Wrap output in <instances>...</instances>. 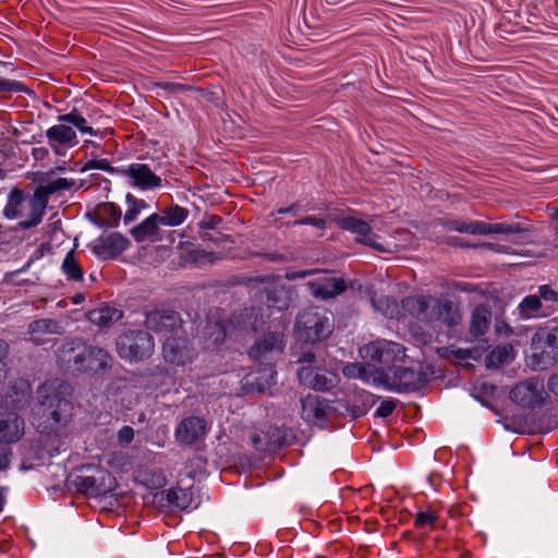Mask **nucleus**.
I'll return each instance as SVG.
<instances>
[{"instance_id":"1","label":"nucleus","mask_w":558,"mask_h":558,"mask_svg":"<svg viewBox=\"0 0 558 558\" xmlns=\"http://www.w3.org/2000/svg\"><path fill=\"white\" fill-rule=\"evenodd\" d=\"M332 314L325 307L311 306L298 314L294 331L304 344H317L327 340L333 332Z\"/></svg>"},{"instance_id":"52","label":"nucleus","mask_w":558,"mask_h":558,"mask_svg":"<svg viewBox=\"0 0 558 558\" xmlns=\"http://www.w3.org/2000/svg\"><path fill=\"white\" fill-rule=\"evenodd\" d=\"M220 223H222V217L218 215H205L197 226L199 230L207 231L216 229Z\"/></svg>"},{"instance_id":"42","label":"nucleus","mask_w":558,"mask_h":558,"mask_svg":"<svg viewBox=\"0 0 558 558\" xmlns=\"http://www.w3.org/2000/svg\"><path fill=\"white\" fill-rule=\"evenodd\" d=\"M509 362V350L506 347L495 348L487 354L485 360L486 367L488 368H498Z\"/></svg>"},{"instance_id":"13","label":"nucleus","mask_w":558,"mask_h":558,"mask_svg":"<svg viewBox=\"0 0 558 558\" xmlns=\"http://www.w3.org/2000/svg\"><path fill=\"white\" fill-rule=\"evenodd\" d=\"M145 326L156 333H171L183 326L179 312L172 308H155L146 313Z\"/></svg>"},{"instance_id":"30","label":"nucleus","mask_w":558,"mask_h":558,"mask_svg":"<svg viewBox=\"0 0 558 558\" xmlns=\"http://www.w3.org/2000/svg\"><path fill=\"white\" fill-rule=\"evenodd\" d=\"M292 290L283 284H274L265 289L266 305L278 311H286L292 302Z\"/></svg>"},{"instance_id":"43","label":"nucleus","mask_w":558,"mask_h":558,"mask_svg":"<svg viewBox=\"0 0 558 558\" xmlns=\"http://www.w3.org/2000/svg\"><path fill=\"white\" fill-rule=\"evenodd\" d=\"M376 400L372 395H366L365 399L354 401L348 407V411L353 418L364 416L368 410L375 404Z\"/></svg>"},{"instance_id":"59","label":"nucleus","mask_w":558,"mask_h":558,"mask_svg":"<svg viewBox=\"0 0 558 558\" xmlns=\"http://www.w3.org/2000/svg\"><path fill=\"white\" fill-rule=\"evenodd\" d=\"M276 276H269V275H258L255 277H245L243 279V283L250 286V284H262L266 282H271L276 279Z\"/></svg>"},{"instance_id":"15","label":"nucleus","mask_w":558,"mask_h":558,"mask_svg":"<svg viewBox=\"0 0 558 558\" xmlns=\"http://www.w3.org/2000/svg\"><path fill=\"white\" fill-rule=\"evenodd\" d=\"M307 287L315 298L326 301L342 294L349 284L342 277H336L333 271L324 270V276L308 281Z\"/></svg>"},{"instance_id":"55","label":"nucleus","mask_w":558,"mask_h":558,"mask_svg":"<svg viewBox=\"0 0 558 558\" xmlns=\"http://www.w3.org/2000/svg\"><path fill=\"white\" fill-rule=\"evenodd\" d=\"M134 439V429L133 427L125 425L118 432V442L121 446H128Z\"/></svg>"},{"instance_id":"8","label":"nucleus","mask_w":558,"mask_h":558,"mask_svg":"<svg viewBox=\"0 0 558 558\" xmlns=\"http://www.w3.org/2000/svg\"><path fill=\"white\" fill-rule=\"evenodd\" d=\"M41 416L45 418V423L48 424L46 428L49 427L51 432L58 433L62 426L66 425L71 416V404L69 400L60 397L59 393H51L45 398L41 402Z\"/></svg>"},{"instance_id":"32","label":"nucleus","mask_w":558,"mask_h":558,"mask_svg":"<svg viewBox=\"0 0 558 558\" xmlns=\"http://www.w3.org/2000/svg\"><path fill=\"white\" fill-rule=\"evenodd\" d=\"M59 328V324L54 319L41 318L33 320L28 325L29 341L36 345L45 343L44 336L49 333H56Z\"/></svg>"},{"instance_id":"33","label":"nucleus","mask_w":558,"mask_h":558,"mask_svg":"<svg viewBox=\"0 0 558 558\" xmlns=\"http://www.w3.org/2000/svg\"><path fill=\"white\" fill-rule=\"evenodd\" d=\"M86 317L94 325L108 327L122 317V312L116 307L106 305L88 311Z\"/></svg>"},{"instance_id":"36","label":"nucleus","mask_w":558,"mask_h":558,"mask_svg":"<svg viewBox=\"0 0 558 558\" xmlns=\"http://www.w3.org/2000/svg\"><path fill=\"white\" fill-rule=\"evenodd\" d=\"M276 375L277 372L274 367V365H269L268 367H265L260 372H258V375L254 377L252 381H246V386L251 388L252 391H257L259 393L265 392L270 386L276 384Z\"/></svg>"},{"instance_id":"64","label":"nucleus","mask_w":558,"mask_h":558,"mask_svg":"<svg viewBox=\"0 0 558 558\" xmlns=\"http://www.w3.org/2000/svg\"><path fill=\"white\" fill-rule=\"evenodd\" d=\"M495 329H496V333H498V335L505 333L506 336H510L513 332L512 328L507 323H505L502 320L496 322Z\"/></svg>"},{"instance_id":"60","label":"nucleus","mask_w":558,"mask_h":558,"mask_svg":"<svg viewBox=\"0 0 558 558\" xmlns=\"http://www.w3.org/2000/svg\"><path fill=\"white\" fill-rule=\"evenodd\" d=\"M199 238L202 239V241L204 242H214L215 244H220V243H225L227 241L230 240V235H227V234H221L220 233V236L218 238H215L213 234H210L209 232H207L206 230L205 231H202L199 230Z\"/></svg>"},{"instance_id":"50","label":"nucleus","mask_w":558,"mask_h":558,"mask_svg":"<svg viewBox=\"0 0 558 558\" xmlns=\"http://www.w3.org/2000/svg\"><path fill=\"white\" fill-rule=\"evenodd\" d=\"M92 169H99L104 170L108 173H120L121 169L114 168L111 166V163L107 159H97L93 158L88 160L81 169L82 172H85L87 170Z\"/></svg>"},{"instance_id":"51","label":"nucleus","mask_w":558,"mask_h":558,"mask_svg":"<svg viewBox=\"0 0 558 558\" xmlns=\"http://www.w3.org/2000/svg\"><path fill=\"white\" fill-rule=\"evenodd\" d=\"M158 88H161L170 94H178L187 90H193L194 86L173 82H158L156 83Z\"/></svg>"},{"instance_id":"9","label":"nucleus","mask_w":558,"mask_h":558,"mask_svg":"<svg viewBox=\"0 0 558 558\" xmlns=\"http://www.w3.org/2000/svg\"><path fill=\"white\" fill-rule=\"evenodd\" d=\"M393 391L398 393L415 392L423 388L428 381V375L424 372L423 366L407 367L402 365H393Z\"/></svg>"},{"instance_id":"45","label":"nucleus","mask_w":558,"mask_h":558,"mask_svg":"<svg viewBox=\"0 0 558 558\" xmlns=\"http://www.w3.org/2000/svg\"><path fill=\"white\" fill-rule=\"evenodd\" d=\"M392 367H377L374 371V383L393 391V373Z\"/></svg>"},{"instance_id":"53","label":"nucleus","mask_w":558,"mask_h":558,"mask_svg":"<svg viewBox=\"0 0 558 558\" xmlns=\"http://www.w3.org/2000/svg\"><path fill=\"white\" fill-rule=\"evenodd\" d=\"M397 403L398 400L396 399H386L381 401L380 405L376 410L375 416L384 418L390 416L397 408Z\"/></svg>"},{"instance_id":"17","label":"nucleus","mask_w":558,"mask_h":558,"mask_svg":"<svg viewBox=\"0 0 558 558\" xmlns=\"http://www.w3.org/2000/svg\"><path fill=\"white\" fill-rule=\"evenodd\" d=\"M83 359L82 374H105L112 368L113 357L111 354L100 347L88 344L86 341Z\"/></svg>"},{"instance_id":"7","label":"nucleus","mask_w":558,"mask_h":558,"mask_svg":"<svg viewBox=\"0 0 558 558\" xmlns=\"http://www.w3.org/2000/svg\"><path fill=\"white\" fill-rule=\"evenodd\" d=\"M84 353L85 341L82 338L65 339L56 351L57 364L64 373L81 375Z\"/></svg>"},{"instance_id":"48","label":"nucleus","mask_w":558,"mask_h":558,"mask_svg":"<svg viewBox=\"0 0 558 558\" xmlns=\"http://www.w3.org/2000/svg\"><path fill=\"white\" fill-rule=\"evenodd\" d=\"M342 374L347 378H360L367 380L368 373L366 366L361 363H349L342 368Z\"/></svg>"},{"instance_id":"6","label":"nucleus","mask_w":558,"mask_h":558,"mask_svg":"<svg viewBox=\"0 0 558 558\" xmlns=\"http://www.w3.org/2000/svg\"><path fill=\"white\" fill-rule=\"evenodd\" d=\"M295 435L286 426L270 425L266 430L252 436V444L257 451L274 454L283 447L291 446Z\"/></svg>"},{"instance_id":"41","label":"nucleus","mask_w":558,"mask_h":558,"mask_svg":"<svg viewBox=\"0 0 558 558\" xmlns=\"http://www.w3.org/2000/svg\"><path fill=\"white\" fill-rule=\"evenodd\" d=\"M541 308V299L535 294L525 296L518 306L519 314L522 318L535 317Z\"/></svg>"},{"instance_id":"62","label":"nucleus","mask_w":558,"mask_h":558,"mask_svg":"<svg viewBox=\"0 0 558 558\" xmlns=\"http://www.w3.org/2000/svg\"><path fill=\"white\" fill-rule=\"evenodd\" d=\"M385 304L387 305L386 315H389L390 317H393V311L399 312L398 310V303L395 298L386 296L384 299Z\"/></svg>"},{"instance_id":"27","label":"nucleus","mask_w":558,"mask_h":558,"mask_svg":"<svg viewBox=\"0 0 558 558\" xmlns=\"http://www.w3.org/2000/svg\"><path fill=\"white\" fill-rule=\"evenodd\" d=\"M24 421L15 413L0 415V444H13L23 435Z\"/></svg>"},{"instance_id":"3","label":"nucleus","mask_w":558,"mask_h":558,"mask_svg":"<svg viewBox=\"0 0 558 558\" xmlns=\"http://www.w3.org/2000/svg\"><path fill=\"white\" fill-rule=\"evenodd\" d=\"M155 348L153 336L143 329H129L118 336L116 349L122 360L142 362L151 356Z\"/></svg>"},{"instance_id":"26","label":"nucleus","mask_w":558,"mask_h":558,"mask_svg":"<svg viewBox=\"0 0 558 558\" xmlns=\"http://www.w3.org/2000/svg\"><path fill=\"white\" fill-rule=\"evenodd\" d=\"M98 214L101 216L87 214L89 220L101 229L117 228L121 220V209L111 202L100 203L97 206Z\"/></svg>"},{"instance_id":"19","label":"nucleus","mask_w":558,"mask_h":558,"mask_svg":"<svg viewBox=\"0 0 558 558\" xmlns=\"http://www.w3.org/2000/svg\"><path fill=\"white\" fill-rule=\"evenodd\" d=\"M509 398L522 408H536L543 404V390L533 380L517 384L509 393Z\"/></svg>"},{"instance_id":"28","label":"nucleus","mask_w":558,"mask_h":558,"mask_svg":"<svg viewBox=\"0 0 558 558\" xmlns=\"http://www.w3.org/2000/svg\"><path fill=\"white\" fill-rule=\"evenodd\" d=\"M161 225L160 215L151 214L144 219L141 223L130 230L131 235L137 243L144 242L146 239L151 241H160L159 226Z\"/></svg>"},{"instance_id":"37","label":"nucleus","mask_w":558,"mask_h":558,"mask_svg":"<svg viewBox=\"0 0 558 558\" xmlns=\"http://www.w3.org/2000/svg\"><path fill=\"white\" fill-rule=\"evenodd\" d=\"M57 121L73 125L83 134L98 135L99 133L98 130H94L92 126L86 125V119L75 107L69 113L58 116Z\"/></svg>"},{"instance_id":"24","label":"nucleus","mask_w":558,"mask_h":558,"mask_svg":"<svg viewBox=\"0 0 558 558\" xmlns=\"http://www.w3.org/2000/svg\"><path fill=\"white\" fill-rule=\"evenodd\" d=\"M529 230L519 222L487 223L485 221H470L469 234H522Z\"/></svg>"},{"instance_id":"63","label":"nucleus","mask_w":558,"mask_h":558,"mask_svg":"<svg viewBox=\"0 0 558 558\" xmlns=\"http://www.w3.org/2000/svg\"><path fill=\"white\" fill-rule=\"evenodd\" d=\"M445 243L450 246H457V247H470L471 245L465 242L462 238L459 236H448L445 240Z\"/></svg>"},{"instance_id":"10","label":"nucleus","mask_w":558,"mask_h":558,"mask_svg":"<svg viewBox=\"0 0 558 558\" xmlns=\"http://www.w3.org/2000/svg\"><path fill=\"white\" fill-rule=\"evenodd\" d=\"M335 222L341 230L356 234L355 241L357 243L369 246L377 252H386L385 246L377 242L378 235L373 231V228L367 221L347 216L336 217Z\"/></svg>"},{"instance_id":"34","label":"nucleus","mask_w":558,"mask_h":558,"mask_svg":"<svg viewBox=\"0 0 558 558\" xmlns=\"http://www.w3.org/2000/svg\"><path fill=\"white\" fill-rule=\"evenodd\" d=\"M437 318L448 327H456L462 320V314L458 304L451 300L439 302L437 308Z\"/></svg>"},{"instance_id":"39","label":"nucleus","mask_w":558,"mask_h":558,"mask_svg":"<svg viewBox=\"0 0 558 558\" xmlns=\"http://www.w3.org/2000/svg\"><path fill=\"white\" fill-rule=\"evenodd\" d=\"M189 216V209L179 205H171L160 215L161 225L177 227L182 225Z\"/></svg>"},{"instance_id":"12","label":"nucleus","mask_w":558,"mask_h":558,"mask_svg":"<svg viewBox=\"0 0 558 558\" xmlns=\"http://www.w3.org/2000/svg\"><path fill=\"white\" fill-rule=\"evenodd\" d=\"M534 350H541L537 362L541 368L553 365L558 361V326L537 330L532 337Z\"/></svg>"},{"instance_id":"54","label":"nucleus","mask_w":558,"mask_h":558,"mask_svg":"<svg viewBox=\"0 0 558 558\" xmlns=\"http://www.w3.org/2000/svg\"><path fill=\"white\" fill-rule=\"evenodd\" d=\"M190 257L195 263H201L203 260H208L209 263L214 264L218 257L214 252H208L206 250H193L190 252Z\"/></svg>"},{"instance_id":"21","label":"nucleus","mask_w":558,"mask_h":558,"mask_svg":"<svg viewBox=\"0 0 558 558\" xmlns=\"http://www.w3.org/2000/svg\"><path fill=\"white\" fill-rule=\"evenodd\" d=\"M206 433V421L199 416L183 418L175 428V439L182 445H194Z\"/></svg>"},{"instance_id":"4","label":"nucleus","mask_w":558,"mask_h":558,"mask_svg":"<svg viewBox=\"0 0 558 558\" xmlns=\"http://www.w3.org/2000/svg\"><path fill=\"white\" fill-rule=\"evenodd\" d=\"M81 472L82 474L76 475L73 481L81 494L93 497L106 496L117 487L116 477L100 465H83Z\"/></svg>"},{"instance_id":"38","label":"nucleus","mask_w":558,"mask_h":558,"mask_svg":"<svg viewBox=\"0 0 558 558\" xmlns=\"http://www.w3.org/2000/svg\"><path fill=\"white\" fill-rule=\"evenodd\" d=\"M401 307L404 313L415 318H421L428 310L426 296H405L401 300Z\"/></svg>"},{"instance_id":"14","label":"nucleus","mask_w":558,"mask_h":558,"mask_svg":"<svg viewBox=\"0 0 558 558\" xmlns=\"http://www.w3.org/2000/svg\"><path fill=\"white\" fill-rule=\"evenodd\" d=\"M131 245V241L120 232H111L95 240L92 252L100 259H116Z\"/></svg>"},{"instance_id":"25","label":"nucleus","mask_w":558,"mask_h":558,"mask_svg":"<svg viewBox=\"0 0 558 558\" xmlns=\"http://www.w3.org/2000/svg\"><path fill=\"white\" fill-rule=\"evenodd\" d=\"M492 308L488 304H478L471 313L469 333L473 339H480L489 330Z\"/></svg>"},{"instance_id":"49","label":"nucleus","mask_w":558,"mask_h":558,"mask_svg":"<svg viewBox=\"0 0 558 558\" xmlns=\"http://www.w3.org/2000/svg\"><path fill=\"white\" fill-rule=\"evenodd\" d=\"M440 226L447 231H458L461 233H470V221L462 219L442 218L439 220Z\"/></svg>"},{"instance_id":"18","label":"nucleus","mask_w":558,"mask_h":558,"mask_svg":"<svg viewBox=\"0 0 558 558\" xmlns=\"http://www.w3.org/2000/svg\"><path fill=\"white\" fill-rule=\"evenodd\" d=\"M120 174L128 177L129 184L143 191L161 186V178L155 174L146 163H131L122 168Z\"/></svg>"},{"instance_id":"11","label":"nucleus","mask_w":558,"mask_h":558,"mask_svg":"<svg viewBox=\"0 0 558 558\" xmlns=\"http://www.w3.org/2000/svg\"><path fill=\"white\" fill-rule=\"evenodd\" d=\"M364 351L365 356L372 362L379 363L385 367H392L405 357V349L402 344L386 340L371 342L365 345Z\"/></svg>"},{"instance_id":"47","label":"nucleus","mask_w":558,"mask_h":558,"mask_svg":"<svg viewBox=\"0 0 558 558\" xmlns=\"http://www.w3.org/2000/svg\"><path fill=\"white\" fill-rule=\"evenodd\" d=\"M313 226L318 230H325L327 228V221L325 218L319 216H305L300 219H295L293 221H288L286 223L287 227H295V226Z\"/></svg>"},{"instance_id":"58","label":"nucleus","mask_w":558,"mask_h":558,"mask_svg":"<svg viewBox=\"0 0 558 558\" xmlns=\"http://www.w3.org/2000/svg\"><path fill=\"white\" fill-rule=\"evenodd\" d=\"M125 202L128 204V210H126L123 219H124V223L129 225L137 218L141 210L137 208V206H135V204L133 202H131V199H125Z\"/></svg>"},{"instance_id":"57","label":"nucleus","mask_w":558,"mask_h":558,"mask_svg":"<svg viewBox=\"0 0 558 558\" xmlns=\"http://www.w3.org/2000/svg\"><path fill=\"white\" fill-rule=\"evenodd\" d=\"M538 296L545 301L558 302V292L548 284H543L538 288Z\"/></svg>"},{"instance_id":"56","label":"nucleus","mask_w":558,"mask_h":558,"mask_svg":"<svg viewBox=\"0 0 558 558\" xmlns=\"http://www.w3.org/2000/svg\"><path fill=\"white\" fill-rule=\"evenodd\" d=\"M54 173V170L47 172L36 171L27 174V179H31L37 186H43L47 183L48 179Z\"/></svg>"},{"instance_id":"5","label":"nucleus","mask_w":558,"mask_h":558,"mask_svg":"<svg viewBox=\"0 0 558 558\" xmlns=\"http://www.w3.org/2000/svg\"><path fill=\"white\" fill-rule=\"evenodd\" d=\"M263 324V317L253 307L233 312L228 320L216 323L215 327L218 329V335L215 342L222 343L233 332H257Z\"/></svg>"},{"instance_id":"22","label":"nucleus","mask_w":558,"mask_h":558,"mask_svg":"<svg viewBox=\"0 0 558 558\" xmlns=\"http://www.w3.org/2000/svg\"><path fill=\"white\" fill-rule=\"evenodd\" d=\"M283 348L282 335L277 331H268L255 341L248 351V355L252 360L263 361L272 351L281 353Z\"/></svg>"},{"instance_id":"29","label":"nucleus","mask_w":558,"mask_h":558,"mask_svg":"<svg viewBox=\"0 0 558 558\" xmlns=\"http://www.w3.org/2000/svg\"><path fill=\"white\" fill-rule=\"evenodd\" d=\"M29 198L31 196L28 193L17 186H14L8 195L7 204L2 210L3 216L10 220L22 218L24 216V205L26 202L28 203Z\"/></svg>"},{"instance_id":"46","label":"nucleus","mask_w":558,"mask_h":558,"mask_svg":"<svg viewBox=\"0 0 558 558\" xmlns=\"http://www.w3.org/2000/svg\"><path fill=\"white\" fill-rule=\"evenodd\" d=\"M438 514L436 511L428 509L425 511H418L415 514L414 526L416 529H423L425 526H434L438 521Z\"/></svg>"},{"instance_id":"44","label":"nucleus","mask_w":558,"mask_h":558,"mask_svg":"<svg viewBox=\"0 0 558 558\" xmlns=\"http://www.w3.org/2000/svg\"><path fill=\"white\" fill-rule=\"evenodd\" d=\"M0 93H22L35 96V92L23 82L0 77Z\"/></svg>"},{"instance_id":"31","label":"nucleus","mask_w":558,"mask_h":558,"mask_svg":"<svg viewBox=\"0 0 558 558\" xmlns=\"http://www.w3.org/2000/svg\"><path fill=\"white\" fill-rule=\"evenodd\" d=\"M46 137L48 138L49 144L58 143L62 146L73 147L78 143L75 130L72 126L65 125L61 122L49 128L46 131Z\"/></svg>"},{"instance_id":"35","label":"nucleus","mask_w":558,"mask_h":558,"mask_svg":"<svg viewBox=\"0 0 558 558\" xmlns=\"http://www.w3.org/2000/svg\"><path fill=\"white\" fill-rule=\"evenodd\" d=\"M163 500L170 507H177L181 510H185L191 506L193 501V493L190 489H184L181 487L178 489L170 488L161 493V501Z\"/></svg>"},{"instance_id":"23","label":"nucleus","mask_w":558,"mask_h":558,"mask_svg":"<svg viewBox=\"0 0 558 558\" xmlns=\"http://www.w3.org/2000/svg\"><path fill=\"white\" fill-rule=\"evenodd\" d=\"M302 417L307 423L326 421L328 417L329 401L319 396L307 395L301 399Z\"/></svg>"},{"instance_id":"61","label":"nucleus","mask_w":558,"mask_h":558,"mask_svg":"<svg viewBox=\"0 0 558 558\" xmlns=\"http://www.w3.org/2000/svg\"><path fill=\"white\" fill-rule=\"evenodd\" d=\"M296 362L298 363H308L310 365H312L313 363L316 362V354L311 350L302 351L299 354Z\"/></svg>"},{"instance_id":"20","label":"nucleus","mask_w":558,"mask_h":558,"mask_svg":"<svg viewBox=\"0 0 558 558\" xmlns=\"http://www.w3.org/2000/svg\"><path fill=\"white\" fill-rule=\"evenodd\" d=\"M298 378L300 383L308 388L318 391H328L336 386L337 376L335 374H327L313 365H307L299 368Z\"/></svg>"},{"instance_id":"2","label":"nucleus","mask_w":558,"mask_h":558,"mask_svg":"<svg viewBox=\"0 0 558 558\" xmlns=\"http://www.w3.org/2000/svg\"><path fill=\"white\" fill-rule=\"evenodd\" d=\"M75 185V181L66 178L49 180L43 186H37L28 199L29 211L27 218L17 222L15 230H29L41 223L48 207L50 195L70 190Z\"/></svg>"},{"instance_id":"40","label":"nucleus","mask_w":558,"mask_h":558,"mask_svg":"<svg viewBox=\"0 0 558 558\" xmlns=\"http://www.w3.org/2000/svg\"><path fill=\"white\" fill-rule=\"evenodd\" d=\"M61 269L69 281L83 280L84 272L81 265L75 258L74 250H71L70 252L66 253L62 262Z\"/></svg>"},{"instance_id":"16","label":"nucleus","mask_w":558,"mask_h":558,"mask_svg":"<svg viewBox=\"0 0 558 558\" xmlns=\"http://www.w3.org/2000/svg\"><path fill=\"white\" fill-rule=\"evenodd\" d=\"M162 355L166 362L184 366L193 360V347L187 337H168L162 344Z\"/></svg>"}]
</instances>
